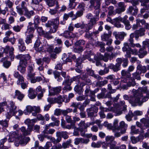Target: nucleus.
<instances>
[{
    "mask_svg": "<svg viewBox=\"0 0 149 149\" xmlns=\"http://www.w3.org/2000/svg\"><path fill=\"white\" fill-rule=\"evenodd\" d=\"M123 23L124 24L125 29L127 30H129L131 28V26L128 20L124 21Z\"/></svg>",
    "mask_w": 149,
    "mask_h": 149,
    "instance_id": "4d7b16f0",
    "label": "nucleus"
},
{
    "mask_svg": "<svg viewBox=\"0 0 149 149\" xmlns=\"http://www.w3.org/2000/svg\"><path fill=\"white\" fill-rule=\"evenodd\" d=\"M17 133L15 132H13L11 133L8 139V141L9 142H13L15 140V138L17 137Z\"/></svg>",
    "mask_w": 149,
    "mask_h": 149,
    "instance_id": "473e14b6",
    "label": "nucleus"
},
{
    "mask_svg": "<svg viewBox=\"0 0 149 149\" xmlns=\"http://www.w3.org/2000/svg\"><path fill=\"white\" fill-rule=\"evenodd\" d=\"M99 19V17H93L91 18L89 21V22L92 24L93 25L95 24H96V22Z\"/></svg>",
    "mask_w": 149,
    "mask_h": 149,
    "instance_id": "6e6d98bb",
    "label": "nucleus"
},
{
    "mask_svg": "<svg viewBox=\"0 0 149 149\" xmlns=\"http://www.w3.org/2000/svg\"><path fill=\"white\" fill-rule=\"evenodd\" d=\"M95 124L94 122H91L85 123V121H81L78 124L79 128L81 129H85L87 128L90 125H93Z\"/></svg>",
    "mask_w": 149,
    "mask_h": 149,
    "instance_id": "f3484780",
    "label": "nucleus"
},
{
    "mask_svg": "<svg viewBox=\"0 0 149 149\" xmlns=\"http://www.w3.org/2000/svg\"><path fill=\"white\" fill-rule=\"evenodd\" d=\"M11 25L10 24L6 23H5L3 24L1 27V29L3 30H9L10 28Z\"/></svg>",
    "mask_w": 149,
    "mask_h": 149,
    "instance_id": "5fc2aeb1",
    "label": "nucleus"
},
{
    "mask_svg": "<svg viewBox=\"0 0 149 149\" xmlns=\"http://www.w3.org/2000/svg\"><path fill=\"white\" fill-rule=\"evenodd\" d=\"M104 56L100 53H97L96 55H95L93 53L90 52V53L86 55V58L89 61L94 62V59L97 62L100 60H102Z\"/></svg>",
    "mask_w": 149,
    "mask_h": 149,
    "instance_id": "423d86ee",
    "label": "nucleus"
},
{
    "mask_svg": "<svg viewBox=\"0 0 149 149\" xmlns=\"http://www.w3.org/2000/svg\"><path fill=\"white\" fill-rule=\"evenodd\" d=\"M137 70L138 71H140V73H145L147 71L146 67L145 66H142L140 64L137 67Z\"/></svg>",
    "mask_w": 149,
    "mask_h": 149,
    "instance_id": "2f4dec72",
    "label": "nucleus"
},
{
    "mask_svg": "<svg viewBox=\"0 0 149 149\" xmlns=\"http://www.w3.org/2000/svg\"><path fill=\"white\" fill-rule=\"evenodd\" d=\"M114 137L112 136H107L105 138L106 141L107 142H109V143L114 141Z\"/></svg>",
    "mask_w": 149,
    "mask_h": 149,
    "instance_id": "8fccbe9b",
    "label": "nucleus"
},
{
    "mask_svg": "<svg viewBox=\"0 0 149 149\" xmlns=\"http://www.w3.org/2000/svg\"><path fill=\"white\" fill-rule=\"evenodd\" d=\"M115 107H116V109H118V111H125L127 110V106L125 104V103L124 101H121L119 102V105H116L114 106Z\"/></svg>",
    "mask_w": 149,
    "mask_h": 149,
    "instance_id": "ddd939ff",
    "label": "nucleus"
},
{
    "mask_svg": "<svg viewBox=\"0 0 149 149\" xmlns=\"http://www.w3.org/2000/svg\"><path fill=\"white\" fill-rule=\"evenodd\" d=\"M141 2V5L145 6L146 9H148L149 8V0H139Z\"/></svg>",
    "mask_w": 149,
    "mask_h": 149,
    "instance_id": "f704fd0d",
    "label": "nucleus"
},
{
    "mask_svg": "<svg viewBox=\"0 0 149 149\" xmlns=\"http://www.w3.org/2000/svg\"><path fill=\"white\" fill-rule=\"evenodd\" d=\"M86 6L85 4L84 3H79L77 6V8L80 10H82L84 11V8Z\"/></svg>",
    "mask_w": 149,
    "mask_h": 149,
    "instance_id": "774afa93",
    "label": "nucleus"
},
{
    "mask_svg": "<svg viewBox=\"0 0 149 149\" xmlns=\"http://www.w3.org/2000/svg\"><path fill=\"white\" fill-rule=\"evenodd\" d=\"M18 79L17 81V84L18 85H20L22 83L24 82V78L22 76L17 78Z\"/></svg>",
    "mask_w": 149,
    "mask_h": 149,
    "instance_id": "e2e57ef3",
    "label": "nucleus"
},
{
    "mask_svg": "<svg viewBox=\"0 0 149 149\" xmlns=\"http://www.w3.org/2000/svg\"><path fill=\"white\" fill-rule=\"evenodd\" d=\"M85 42L83 40H79L76 42L75 43V46H77L80 45H85Z\"/></svg>",
    "mask_w": 149,
    "mask_h": 149,
    "instance_id": "bf43d9fd",
    "label": "nucleus"
},
{
    "mask_svg": "<svg viewBox=\"0 0 149 149\" xmlns=\"http://www.w3.org/2000/svg\"><path fill=\"white\" fill-rule=\"evenodd\" d=\"M28 95L30 98L33 99L36 97V93H35V91L33 88H29L28 90Z\"/></svg>",
    "mask_w": 149,
    "mask_h": 149,
    "instance_id": "c85d7f7f",
    "label": "nucleus"
},
{
    "mask_svg": "<svg viewBox=\"0 0 149 149\" xmlns=\"http://www.w3.org/2000/svg\"><path fill=\"white\" fill-rule=\"evenodd\" d=\"M14 49L13 47H11L10 48V51L9 52V57L10 58L11 60H13L14 57L15 56L13 54V51Z\"/></svg>",
    "mask_w": 149,
    "mask_h": 149,
    "instance_id": "3c124183",
    "label": "nucleus"
},
{
    "mask_svg": "<svg viewBox=\"0 0 149 149\" xmlns=\"http://www.w3.org/2000/svg\"><path fill=\"white\" fill-rule=\"evenodd\" d=\"M54 77L57 79L58 81H61L62 80V78L60 77V73L57 71H54L53 72Z\"/></svg>",
    "mask_w": 149,
    "mask_h": 149,
    "instance_id": "4c0bfd02",
    "label": "nucleus"
},
{
    "mask_svg": "<svg viewBox=\"0 0 149 149\" xmlns=\"http://www.w3.org/2000/svg\"><path fill=\"white\" fill-rule=\"evenodd\" d=\"M143 138V136L141 135H139L136 137L134 136H132L131 137L130 139L132 143L133 144H135Z\"/></svg>",
    "mask_w": 149,
    "mask_h": 149,
    "instance_id": "72a5a7b5",
    "label": "nucleus"
},
{
    "mask_svg": "<svg viewBox=\"0 0 149 149\" xmlns=\"http://www.w3.org/2000/svg\"><path fill=\"white\" fill-rule=\"evenodd\" d=\"M61 90V87L60 86L52 88L49 91V94L50 95H55L59 93Z\"/></svg>",
    "mask_w": 149,
    "mask_h": 149,
    "instance_id": "2eb2a0df",
    "label": "nucleus"
},
{
    "mask_svg": "<svg viewBox=\"0 0 149 149\" xmlns=\"http://www.w3.org/2000/svg\"><path fill=\"white\" fill-rule=\"evenodd\" d=\"M37 121V119L36 118L31 120H30L29 119H27L25 121V123L28 125V127H31L32 129L33 127L32 125H33Z\"/></svg>",
    "mask_w": 149,
    "mask_h": 149,
    "instance_id": "c756f323",
    "label": "nucleus"
},
{
    "mask_svg": "<svg viewBox=\"0 0 149 149\" xmlns=\"http://www.w3.org/2000/svg\"><path fill=\"white\" fill-rule=\"evenodd\" d=\"M24 96V94L21 93L19 91L16 90L15 91V95L13 96V98H15L17 97L18 100L21 101L22 100Z\"/></svg>",
    "mask_w": 149,
    "mask_h": 149,
    "instance_id": "b1692460",
    "label": "nucleus"
},
{
    "mask_svg": "<svg viewBox=\"0 0 149 149\" xmlns=\"http://www.w3.org/2000/svg\"><path fill=\"white\" fill-rule=\"evenodd\" d=\"M8 102L6 98H3V101L0 102V108H3V107L6 106L7 113L5 115L7 118L9 119L12 116L15 115L17 112V107L15 105V102L11 101L9 102L8 105Z\"/></svg>",
    "mask_w": 149,
    "mask_h": 149,
    "instance_id": "f257e3e1",
    "label": "nucleus"
},
{
    "mask_svg": "<svg viewBox=\"0 0 149 149\" xmlns=\"http://www.w3.org/2000/svg\"><path fill=\"white\" fill-rule=\"evenodd\" d=\"M67 79H66L63 83V85L65 86L63 90L65 92L70 91L72 89V88L70 86L71 83L70 81V77L67 76Z\"/></svg>",
    "mask_w": 149,
    "mask_h": 149,
    "instance_id": "9b49d317",
    "label": "nucleus"
},
{
    "mask_svg": "<svg viewBox=\"0 0 149 149\" xmlns=\"http://www.w3.org/2000/svg\"><path fill=\"white\" fill-rule=\"evenodd\" d=\"M121 74L122 76L124 77H129L131 76V74L127 72L125 70H123L121 72Z\"/></svg>",
    "mask_w": 149,
    "mask_h": 149,
    "instance_id": "69168bd1",
    "label": "nucleus"
},
{
    "mask_svg": "<svg viewBox=\"0 0 149 149\" xmlns=\"http://www.w3.org/2000/svg\"><path fill=\"white\" fill-rule=\"evenodd\" d=\"M35 74V73L33 72H28V78L30 80L31 82L32 83H35L37 82H39L42 80V78L38 76L36 78L34 77Z\"/></svg>",
    "mask_w": 149,
    "mask_h": 149,
    "instance_id": "0eeeda50",
    "label": "nucleus"
},
{
    "mask_svg": "<svg viewBox=\"0 0 149 149\" xmlns=\"http://www.w3.org/2000/svg\"><path fill=\"white\" fill-rule=\"evenodd\" d=\"M47 4L50 7L53 6L54 5L55 2L53 0H44Z\"/></svg>",
    "mask_w": 149,
    "mask_h": 149,
    "instance_id": "09e8293b",
    "label": "nucleus"
},
{
    "mask_svg": "<svg viewBox=\"0 0 149 149\" xmlns=\"http://www.w3.org/2000/svg\"><path fill=\"white\" fill-rule=\"evenodd\" d=\"M118 121L117 119L114 120L113 125H112L111 130L113 132H116V130H120V127L118 126Z\"/></svg>",
    "mask_w": 149,
    "mask_h": 149,
    "instance_id": "393cba45",
    "label": "nucleus"
},
{
    "mask_svg": "<svg viewBox=\"0 0 149 149\" xmlns=\"http://www.w3.org/2000/svg\"><path fill=\"white\" fill-rule=\"evenodd\" d=\"M102 0H90V7H93L94 9H100L101 2Z\"/></svg>",
    "mask_w": 149,
    "mask_h": 149,
    "instance_id": "f8f14e48",
    "label": "nucleus"
},
{
    "mask_svg": "<svg viewBox=\"0 0 149 149\" xmlns=\"http://www.w3.org/2000/svg\"><path fill=\"white\" fill-rule=\"evenodd\" d=\"M26 36L25 40V42L27 44H29L32 42V39L34 37V35L26 34Z\"/></svg>",
    "mask_w": 149,
    "mask_h": 149,
    "instance_id": "ea45409f",
    "label": "nucleus"
},
{
    "mask_svg": "<svg viewBox=\"0 0 149 149\" xmlns=\"http://www.w3.org/2000/svg\"><path fill=\"white\" fill-rule=\"evenodd\" d=\"M33 106L30 105L27 106L23 112L25 115H27L28 113H30L33 111Z\"/></svg>",
    "mask_w": 149,
    "mask_h": 149,
    "instance_id": "58836bf2",
    "label": "nucleus"
},
{
    "mask_svg": "<svg viewBox=\"0 0 149 149\" xmlns=\"http://www.w3.org/2000/svg\"><path fill=\"white\" fill-rule=\"evenodd\" d=\"M137 90L133 89L132 91V95L129 97L127 95H124V99L125 100H128L129 102L133 106H136L139 105V98L137 94Z\"/></svg>",
    "mask_w": 149,
    "mask_h": 149,
    "instance_id": "7ed1b4c3",
    "label": "nucleus"
},
{
    "mask_svg": "<svg viewBox=\"0 0 149 149\" xmlns=\"http://www.w3.org/2000/svg\"><path fill=\"white\" fill-rule=\"evenodd\" d=\"M31 57L29 54L22 55L19 54L15 56V58L20 60V62L21 61L23 62L27 61Z\"/></svg>",
    "mask_w": 149,
    "mask_h": 149,
    "instance_id": "dca6fc26",
    "label": "nucleus"
},
{
    "mask_svg": "<svg viewBox=\"0 0 149 149\" xmlns=\"http://www.w3.org/2000/svg\"><path fill=\"white\" fill-rule=\"evenodd\" d=\"M98 108L96 106H93V107H91L90 108L87 109V112L94 111L95 113L97 112Z\"/></svg>",
    "mask_w": 149,
    "mask_h": 149,
    "instance_id": "680f3d73",
    "label": "nucleus"
},
{
    "mask_svg": "<svg viewBox=\"0 0 149 149\" xmlns=\"http://www.w3.org/2000/svg\"><path fill=\"white\" fill-rule=\"evenodd\" d=\"M113 34L115 36L116 39H119L122 40H123L125 36L126 35V34L123 32H117L115 31L113 33Z\"/></svg>",
    "mask_w": 149,
    "mask_h": 149,
    "instance_id": "6ab92c4d",
    "label": "nucleus"
},
{
    "mask_svg": "<svg viewBox=\"0 0 149 149\" xmlns=\"http://www.w3.org/2000/svg\"><path fill=\"white\" fill-rule=\"evenodd\" d=\"M34 14V12L33 10L29 11L28 9H26L24 13V15L28 19L31 18Z\"/></svg>",
    "mask_w": 149,
    "mask_h": 149,
    "instance_id": "a878e982",
    "label": "nucleus"
},
{
    "mask_svg": "<svg viewBox=\"0 0 149 149\" xmlns=\"http://www.w3.org/2000/svg\"><path fill=\"white\" fill-rule=\"evenodd\" d=\"M138 97L139 98V105H141L149 98V91L146 87L139 88L137 90Z\"/></svg>",
    "mask_w": 149,
    "mask_h": 149,
    "instance_id": "f03ea898",
    "label": "nucleus"
},
{
    "mask_svg": "<svg viewBox=\"0 0 149 149\" xmlns=\"http://www.w3.org/2000/svg\"><path fill=\"white\" fill-rule=\"evenodd\" d=\"M34 48L36 51L39 52L43 49V47L40 45V41L39 39H38L36 40L34 44Z\"/></svg>",
    "mask_w": 149,
    "mask_h": 149,
    "instance_id": "a211bd4d",
    "label": "nucleus"
},
{
    "mask_svg": "<svg viewBox=\"0 0 149 149\" xmlns=\"http://www.w3.org/2000/svg\"><path fill=\"white\" fill-rule=\"evenodd\" d=\"M100 109L101 110L103 111L104 112L113 111L116 113V116H119L122 113L121 111H118L117 109H116V107H115L114 106L113 107L109 108H104L101 106L100 107Z\"/></svg>",
    "mask_w": 149,
    "mask_h": 149,
    "instance_id": "6e6552de",
    "label": "nucleus"
},
{
    "mask_svg": "<svg viewBox=\"0 0 149 149\" xmlns=\"http://www.w3.org/2000/svg\"><path fill=\"white\" fill-rule=\"evenodd\" d=\"M26 5V3L24 1H22L21 4V8L19 7L18 6L16 7V9L17 13L21 15L23 14V11L22 9L24 10V11L26 10V9H27L25 5Z\"/></svg>",
    "mask_w": 149,
    "mask_h": 149,
    "instance_id": "aec40b11",
    "label": "nucleus"
},
{
    "mask_svg": "<svg viewBox=\"0 0 149 149\" xmlns=\"http://www.w3.org/2000/svg\"><path fill=\"white\" fill-rule=\"evenodd\" d=\"M5 3L6 6L9 8H11L14 4L13 2L11 1L10 0H6L5 2Z\"/></svg>",
    "mask_w": 149,
    "mask_h": 149,
    "instance_id": "13d9d810",
    "label": "nucleus"
},
{
    "mask_svg": "<svg viewBox=\"0 0 149 149\" xmlns=\"http://www.w3.org/2000/svg\"><path fill=\"white\" fill-rule=\"evenodd\" d=\"M85 85L84 82H81L80 86L77 85L74 88V91L79 94H81L83 92L82 87Z\"/></svg>",
    "mask_w": 149,
    "mask_h": 149,
    "instance_id": "5701e85b",
    "label": "nucleus"
},
{
    "mask_svg": "<svg viewBox=\"0 0 149 149\" xmlns=\"http://www.w3.org/2000/svg\"><path fill=\"white\" fill-rule=\"evenodd\" d=\"M72 111V109L68 108L65 110L62 111V113L64 115H67L68 113H71Z\"/></svg>",
    "mask_w": 149,
    "mask_h": 149,
    "instance_id": "338daca9",
    "label": "nucleus"
},
{
    "mask_svg": "<svg viewBox=\"0 0 149 149\" xmlns=\"http://www.w3.org/2000/svg\"><path fill=\"white\" fill-rule=\"evenodd\" d=\"M74 12L73 11H71L68 14L65 13L63 16V20L65 21L68 19L69 17H73Z\"/></svg>",
    "mask_w": 149,
    "mask_h": 149,
    "instance_id": "79ce46f5",
    "label": "nucleus"
},
{
    "mask_svg": "<svg viewBox=\"0 0 149 149\" xmlns=\"http://www.w3.org/2000/svg\"><path fill=\"white\" fill-rule=\"evenodd\" d=\"M35 29V28L33 26V23L31 22H29L27 27V31L26 32V34L33 35Z\"/></svg>",
    "mask_w": 149,
    "mask_h": 149,
    "instance_id": "4468645a",
    "label": "nucleus"
},
{
    "mask_svg": "<svg viewBox=\"0 0 149 149\" xmlns=\"http://www.w3.org/2000/svg\"><path fill=\"white\" fill-rule=\"evenodd\" d=\"M146 49V48H143V46H142V47L139 49L138 52V56L140 58H143L147 54V52Z\"/></svg>",
    "mask_w": 149,
    "mask_h": 149,
    "instance_id": "cd10ccee",
    "label": "nucleus"
},
{
    "mask_svg": "<svg viewBox=\"0 0 149 149\" xmlns=\"http://www.w3.org/2000/svg\"><path fill=\"white\" fill-rule=\"evenodd\" d=\"M20 130L24 135L26 136L30 134L32 130V128L31 127H29L26 129L25 127L23 126L21 127Z\"/></svg>",
    "mask_w": 149,
    "mask_h": 149,
    "instance_id": "4be33fe9",
    "label": "nucleus"
},
{
    "mask_svg": "<svg viewBox=\"0 0 149 149\" xmlns=\"http://www.w3.org/2000/svg\"><path fill=\"white\" fill-rule=\"evenodd\" d=\"M145 29L143 28H141L139 30L136 31V33L138 34L140 36H143L145 35Z\"/></svg>",
    "mask_w": 149,
    "mask_h": 149,
    "instance_id": "37998d69",
    "label": "nucleus"
},
{
    "mask_svg": "<svg viewBox=\"0 0 149 149\" xmlns=\"http://www.w3.org/2000/svg\"><path fill=\"white\" fill-rule=\"evenodd\" d=\"M140 121L146 127H149V118L148 116L146 118L141 119Z\"/></svg>",
    "mask_w": 149,
    "mask_h": 149,
    "instance_id": "bb28decb",
    "label": "nucleus"
},
{
    "mask_svg": "<svg viewBox=\"0 0 149 149\" xmlns=\"http://www.w3.org/2000/svg\"><path fill=\"white\" fill-rule=\"evenodd\" d=\"M68 56L69 58H70L74 60V61L76 63V66L79 68H82V65H81L82 60L80 58H79L77 59H76V57L75 55H72L70 53H68Z\"/></svg>",
    "mask_w": 149,
    "mask_h": 149,
    "instance_id": "1a4fd4ad",
    "label": "nucleus"
},
{
    "mask_svg": "<svg viewBox=\"0 0 149 149\" xmlns=\"http://www.w3.org/2000/svg\"><path fill=\"white\" fill-rule=\"evenodd\" d=\"M108 67L109 68L112 69L114 72H117L120 70V67L116 64L114 65L113 64H111Z\"/></svg>",
    "mask_w": 149,
    "mask_h": 149,
    "instance_id": "c9c22d12",
    "label": "nucleus"
},
{
    "mask_svg": "<svg viewBox=\"0 0 149 149\" xmlns=\"http://www.w3.org/2000/svg\"><path fill=\"white\" fill-rule=\"evenodd\" d=\"M34 24L35 25H37L39 24L40 22V18L38 15H36L34 18Z\"/></svg>",
    "mask_w": 149,
    "mask_h": 149,
    "instance_id": "603ef678",
    "label": "nucleus"
},
{
    "mask_svg": "<svg viewBox=\"0 0 149 149\" xmlns=\"http://www.w3.org/2000/svg\"><path fill=\"white\" fill-rule=\"evenodd\" d=\"M143 48H145L146 47H149V39H146L143 42Z\"/></svg>",
    "mask_w": 149,
    "mask_h": 149,
    "instance_id": "0e129e2a",
    "label": "nucleus"
},
{
    "mask_svg": "<svg viewBox=\"0 0 149 149\" xmlns=\"http://www.w3.org/2000/svg\"><path fill=\"white\" fill-rule=\"evenodd\" d=\"M141 73H140L139 71L136 70V72H134L132 74V77H131L132 79H135L138 80H140L141 79V77L140 76Z\"/></svg>",
    "mask_w": 149,
    "mask_h": 149,
    "instance_id": "e433bc0d",
    "label": "nucleus"
},
{
    "mask_svg": "<svg viewBox=\"0 0 149 149\" xmlns=\"http://www.w3.org/2000/svg\"><path fill=\"white\" fill-rule=\"evenodd\" d=\"M134 116L133 113L131 111H129L128 114L125 116L126 120L128 121L131 120L132 117Z\"/></svg>",
    "mask_w": 149,
    "mask_h": 149,
    "instance_id": "c03bdc74",
    "label": "nucleus"
},
{
    "mask_svg": "<svg viewBox=\"0 0 149 149\" xmlns=\"http://www.w3.org/2000/svg\"><path fill=\"white\" fill-rule=\"evenodd\" d=\"M120 127L123 128V130H121V132L122 134H123L126 132L127 128V125L126 124L124 121H121L119 123Z\"/></svg>",
    "mask_w": 149,
    "mask_h": 149,
    "instance_id": "7c9ffc66",
    "label": "nucleus"
},
{
    "mask_svg": "<svg viewBox=\"0 0 149 149\" xmlns=\"http://www.w3.org/2000/svg\"><path fill=\"white\" fill-rule=\"evenodd\" d=\"M59 24V19L57 18L55 19H52L51 21H48L45 24V26L47 27H51L52 26L53 29L49 31L50 33H54L57 31Z\"/></svg>",
    "mask_w": 149,
    "mask_h": 149,
    "instance_id": "20e7f679",
    "label": "nucleus"
},
{
    "mask_svg": "<svg viewBox=\"0 0 149 149\" xmlns=\"http://www.w3.org/2000/svg\"><path fill=\"white\" fill-rule=\"evenodd\" d=\"M8 121L6 120H0V124L3 127H7L8 126Z\"/></svg>",
    "mask_w": 149,
    "mask_h": 149,
    "instance_id": "864d4df0",
    "label": "nucleus"
},
{
    "mask_svg": "<svg viewBox=\"0 0 149 149\" xmlns=\"http://www.w3.org/2000/svg\"><path fill=\"white\" fill-rule=\"evenodd\" d=\"M121 84H123V88L126 89L128 87L134 86L136 83L134 79L130 77L129 78L128 81L126 78L123 79L121 81Z\"/></svg>",
    "mask_w": 149,
    "mask_h": 149,
    "instance_id": "39448f33",
    "label": "nucleus"
},
{
    "mask_svg": "<svg viewBox=\"0 0 149 149\" xmlns=\"http://www.w3.org/2000/svg\"><path fill=\"white\" fill-rule=\"evenodd\" d=\"M83 12L84 11H82V10H79L77 11L76 12L75 15H74V14L72 19L73 20H75L77 18L82 16L83 14Z\"/></svg>",
    "mask_w": 149,
    "mask_h": 149,
    "instance_id": "a19ab883",
    "label": "nucleus"
},
{
    "mask_svg": "<svg viewBox=\"0 0 149 149\" xmlns=\"http://www.w3.org/2000/svg\"><path fill=\"white\" fill-rule=\"evenodd\" d=\"M114 7L113 6H110L108 8L109 11L108 14L109 16L113 15V13L115 12V10H114Z\"/></svg>",
    "mask_w": 149,
    "mask_h": 149,
    "instance_id": "de8ad7c7",
    "label": "nucleus"
},
{
    "mask_svg": "<svg viewBox=\"0 0 149 149\" xmlns=\"http://www.w3.org/2000/svg\"><path fill=\"white\" fill-rule=\"evenodd\" d=\"M65 97H62L61 96H59L57 98H55L56 103L61 104L64 101Z\"/></svg>",
    "mask_w": 149,
    "mask_h": 149,
    "instance_id": "a18cd8bd",
    "label": "nucleus"
},
{
    "mask_svg": "<svg viewBox=\"0 0 149 149\" xmlns=\"http://www.w3.org/2000/svg\"><path fill=\"white\" fill-rule=\"evenodd\" d=\"M23 26V25H20V26L19 25H15L13 27V30L15 31L18 32L20 31V30Z\"/></svg>",
    "mask_w": 149,
    "mask_h": 149,
    "instance_id": "49530a36",
    "label": "nucleus"
},
{
    "mask_svg": "<svg viewBox=\"0 0 149 149\" xmlns=\"http://www.w3.org/2000/svg\"><path fill=\"white\" fill-rule=\"evenodd\" d=\"M27 63V61L23 62L21 61L19 62V65L17 67V70L21 73L24 74L26 72V68Z\"/></svg>",
    "mask_w": 149,
    "mask_h": 149,
    "instance_id": "9d476101",
    "label": "nucleus"
},
{
    "mask_svg": "<svg viewBox=\"0 0 149 149\" xmlns=\"http://www.w3.org/2000/svg\"><path fill=\"white\" fill-rule=\"evenodd\" d=\"M83 51V47L81 46H79L78 48H74L73 51L75 52L80 53Z\"/></svg>",
    "mask_w": 149,
    "mask_h": 149,
    "instance_id": "052dcab7",
    "label": "nucleus"
},
{
    "mask_svg": "<svg viewBox=\"0 0 149 149\" xmlns=\"http://www.w3.org/2000/svg\"><path fill=\"white\" fill-rule=\"evenodd\" d=\"M30 140L29 137L26 138L22 136L19 137L18 139L19 143L22 146L26 145Z\"/></svg>",
    "mask_w": 149,
    "mask_h": 149,
    "instance_id": "412c9836",
    "label": "nucleus"
}]
</instances>
